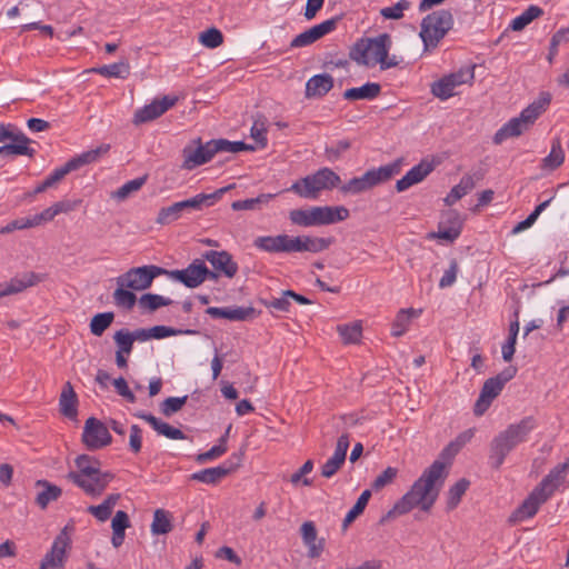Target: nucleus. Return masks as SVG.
Segmentation results:
<instances>
[{"mask_svg":"<svg viewBox=\"0 0 569 569\" xmlns=\"http://www.w3.org/2000/svg\"><path fill=\"white\" fill-rule=\"evenodd\" d=\"M446 469L447 463L437 459L413 482L409 491L401 497L410 510L419 507L422 511H430L447 477Z\"/></svg>","mask_w":569,"mask_h":569,"instance_id":"obj_1","label":"nucleus"},{"mask_svg":"<svg viewBox=\"0 0 569 569\" xmlns=\"http://www.w3.org/2000/svg\"><path fill=\"white\" fill-rule=\"evenodd\" d=\"M536 428V420L528 416L519 422L509 425L500 431L489 446V465L498 470L505 462L506 457L520 443L525 442L529 433Z\"/></svg>","mask_w":569,"mask_h":569,"instance_id":"obj_2","label":"nucleus"},{"mask_svg":"<svg viewBox=\"0 0 569 569\" xmlns=\"http://www.w3.org/2000/svg\"><path fill=\"white\" fill-rule=\"evenodd\" d=\"M391 37L389 33H381L375 38H362L350 49L351 60L362 66L380 64L381 70L398 66L396 57L389 58Z\"/></svg>","mask_w":569,"mask_h":569,"instance_id":"obj_3","label":"nucleus"},{"mask_svg":"<svg viewBox=\"0 0 569 569\" xmlns=\"http://www.w3.org/2000/svg\"><path fill=\"white\" fill-rule=\"evenodd\" d=\"M232 186H227L212 193H198L190 199L178 201L159 210L156 222L161 226L177 221L184 212L201 211L204 207L213 206Z\"/></svg>","mask_w":569,"mask_h":569,"instance_id":"obj_4","label":"nucleus"},{"mask_svg":"<svg viewBox=\"0 0 569 569\" xmlns=\"http://www.w3.org/2000/svg\"><path fill=\"white\" fill-rule=\"evenodd\" d=\"M349 210L343 207H311L309 209H293L289 212L292 224L299 227L327 226L349 218Z\"/></svg>","mask_w":569,"mask_h":569,"instance_id":"obj_5","label":"nucleus"},{"mask_svg":"<svg viewBox=\"0 0 569 569\" xmlns=\"http://www.w3.org/2000/svg\"><path fill=\"white\" fill-rule=\"evenodd\" d=\"M341 182L340 177L330 168H321L312 174L296 181L288 189L305 199H317L322 190H331Z\"/></svg>","mask_w":569,"mask_h":569,"instance_id":"obj_6","label":"nucleus"},{"mask_svg":"<svg viewBox=\"0 0 569 569\" xmlns=\"http://www.w3.org/2000/svg\"><path fill=\"white\" fill-rule=\"evenodd\" d=\"M401 169V159H397L391 163L379 167L377 169H370L366 171L361 177H355L343 183L340 187V191L343 194H359L368 191L373 187L388 181L395 174H398Z\"/></svg>","mask_w":569,"mask_h":569,"instance_id":"obj_7","label":"nucleus"},{"mask_svg":"<svg viewBox=\"0 0 569 569\" xmlns=\"http://www.w3.org/2000/svg\"><path fill=\"white\" fill-rule=\"evenodd\" d=\"M453 26L450 10H437L427 14L421 22L420 38L426 50L436 48Z\"/></svg>","mask_w":569,"mask_h":569,"instance_id":"obj_8","label":"nucleus"},{"mask_svg":"<svg viewBox=\"0 0 569 569\" xmlns=\"http://www.w3.org/2000/svg\"><path fill=\"white\" fill-rule=\"evenodd\" d=\"M517 367L509 366L497 376L487 379L480 390L479 398L473 406V413L482 416L491 406L492 401L500 395L505 385L517 375Z\"/></svg>","mask_w":569,"mask_h":569,"instance_id":"obj_9","label":"nucleus"},{"mask_svg":"<svg viewBox=\"0 0 569 569\" xmlns=\"http://www.w3.org/2000/svg\"><path fill=\"white\" fill-rule=\"evenodd\" d=\"M167 269L158 266H142L129 269L116 279L117 284L128 287L134 291H142L152 284L156 277L166 274Z\"/></svg>","mask_w":569,"mask_h":569,"instance_id":"obj_10","label":"nucleus"},{"mask_svg":"<svg viewBox=\"0 0 569 569\" xmlns=\"http://www.w3.org/2000/svg\"><path fill=\"white\" fill-rule=\"evenodd\" d=\"M166 274L191 289L199 287L207 279L217 280V273L210 272L203 258L194 259L186 269L167 270Z\"/></svg>","mask_w":569,"mask_h":569,"instance_id":"obj_11","label":"nucleus"},{"mask_svg":"<svg viewBox=\"0 0 569 569\" xmlns=\"http://www.w3.org/2000/svg\"><path fill=\"white\" fill-rule=\"evenodd\" d=\"M112 437L104 423L94 417L86 420L82 442L89 450H98L111 443Z\"/></svg>","mask_w":569,"mask_h":569,"instance_id":"obj_12","label":"nucleus"},{"mask_svg":"<svg viewBox=\"0 0 569 569\" xmlns=\"http://www.w3.org/2000/svg\"><path fill=\"white\" fill-rule=\"evenodd\" d=\"M113 479L114 475L111 471H102L99 468L90 476H77L71 482L83 490L87 496L97 498L103 493Z\"/></svg>","mask_w":569,"mask_h":569,"instance_id":"obj_13","label":"nucleus"},{"mask_svg":"<svg viewBox=\"0 0 569 569\" xmlns=\"http://www.w3.org/2000/svg\"><path fill=\"white\" fill-rule=\"evenodd\" d=\"M193 143L197 144V148L186 146L182 150V169L192 170L201 164L209 162L216 154V152H213V147L211 146V140L206 144H202L201 139L198 138L193 140Z\"/></svg>","mask_w":569,"mask_h":569,"instance_id":"obj_14","label":"nucleus"},{"mask_svg":"<svg viewBox=\"0 0 569 569\" xmlns=\"http://www.w3.org/2000/svg\"><path fill=\"white\" fill-rule=\"evenodd\" d=\"M178 101L177 97L164 96L162 99H154L151 103L138 109L132 119V123L134 126H140L142 123L152 121L164 112H167L171 107H173Z\"/></svg>","mask_w":569,"mask_h":569,"instance_id":"obj_15","label":"nucleus"},{"mask_svg":"<svg viewBox=\"0 0 569 569\" xmlns=\"http://www.w3.org/2000/svg\"><path fill=\"white\" fill-rule=\"evenodd\" d=\"M463 220L457 210L450 209L441 214L438 223V231L432 233L433 238L453 242L461 233Z\"/></svg>","mask_w":569,"mask_h":569,"instance_id":"obj_16","label":"nucleus"},{"mask_svg":"<svg viewBox=\"0 0 569 569\" xmlns=\"http://www.w3.org/2000/svg\"><path fill=\"white\" fill-rule=\"evenodd\" d=\"M204 261H209L212 266L210 272L217 273V279L224 276L232 279L238 272V263L232 259V256L226 251L208 250L202 254Z\"/></svg>","mask_w":569,"mask_h":569,"instance_id":"obj_17","label":"nucleus"},{"mask_svg":"<svg viewBox=\"0 0 569 569\" xmlns=\"http://www.w3.org/2000/svg\"><path fill=\"white\" fill-rule=\"evenodd\" d=\"M331 238H318L311 236L289 237L287 242V253L291 252H321L330 247Z\"/></svg>","mask_w":569,"mask_h":569,"instance_id":"obj_18","label":"nucleus"},{"mask_svg":"<svg viewBox=\"0 0 569 569\" xmlns=\"http://www.w3.org/2000/svg\"><path fill=\"white\" fill-rule=\"evenodd\" d=\"M31 142L30 138L13 127L9 142L0 146V154L4 157L27 156L33 158L36 150L29 146Z\"/></svg>","mask_w":569,"mask_h":569,"instance_id":"obj_19","label":"nucleus"},{"mask_svg":"<svg viewBox=\"0 0 569 569\" xmlns=\"http://www.w3.org/2000/svg\"><path fill=\"white\" fill-rule=\"evenodd\" d=\"M435 170V163L426 159L413 166L401 179L396 182V190L403 192L410 187L423 181Z\"/></svg>","mask_w":569,"mask_h":569,"instance_id":"obj_20","label":"nucleus"},{"mask_svg":"<svg viewBox=\"0 0 569 569\" xmlns=\"http://www.w3.org/2000/svg\"><path fill=\"white\" fill-rule=\"evenodd\" d=\"M69 545V538L64 531H61L54 539L49 552L41 560L39 569L60 568L66 560V549Z\"/></svg>","mask_w":569,"mask_h":569,"instance_id":"obj_21","label":"nucleus"},{"mask_svg":"<svg viewBox=\"0 0 569 569\" xmlns=\"http://www.w3.org/2000/svg\"><path fill=\"white\" fill-rule=\"evenodd\" d=\"M300 535L303 545L307 547V556L310 559H317L325 550V538H318L316 525L312 521H305L300 527Z\"/></svg>","mask_w":569,"mask_h":569,"instance_id":"obj_22","label":"nucleus"},{"mask_svg":"<svg viewBox=\"0 0 569 569\" xmlns=\"http://www.w3.org/2000/svg\"><path fill=\"white\" fill-rule=\"evenodd\" d=\"M42 277L33 271L13 277L9 282L0 283V298L22 292L29 287L40 282Z\"/></svg>","mask_w":569,"mask_h":569,"instance_id":"obj_23","label":"nucleus"},{"mask_svg":"<svg viewBox=\"0 0 569 569\" xmlns=\"http://www.w3.org/2000/svg\"><path fill=\"white\" fill-rule=\"evenodd\" d=\"M567 471V465H557L540 481L535 490L541 493V496H546V499L548 500L553 495V492L565 482Z\"/></svg>","mask_w":569,"mask_h":569,"instance_id":"obj_24","label":"nucleus"},{"mask_svg":"<svg viewBox=\"0 0 569 569\" xmlns=\"http://www.w3.org/2000/svg\"><path fill=\"white\" fill-rule=\"evenodd\" d=\"M206 313L212 318H223L230 321H247L256 318L257 310L253 307H209Z\"/></svg>","mask_w":569,"mask_h":569,"instance_id":"obj_25","label":"nucleus"},{"mask_svg":"<svg viewBox=\"0 0 569 569\" xmlns=\"http://www.w3.org/2000/svg\"><path fill=\"white\" fill-rule=\"evenodd\" d=\"M551 102V94L547 91L540 92L539 97L525 108L519 114V120L527 129L542 114Z\"/></svg>","mask_w":569,"mask_h":569,"instance_id":"obj_26","label":"nucleus"},{"mask_svg":"<svg viewBox=\"0 0 569 569\" xmlns=\"http://www.w3.org/2000/svg\"><path fill=\"white\" fill-rule=\"evenodd\" d=\"M551 102V94L547 91L540 92L539 97L525 108L519 114V120L527 129L542 114Z\"/></svg>","mask_w":569,"mask_h":569,"instance_id":"obj_27","label":"nucleus"},{"mask_svg":"<svg viewBox=\"0 0 569 569\" xmlns=\"http://www.w3.org/2000/svg\"><path fill=\"white\" fill-rule=\"evenodd\" d=\"M547 501L546 496H541L537 490H532L523 502L512 512L510 521H522L533 517L540 506Z\"/></svg>","mask_w":569,"mask_h":569,"instance_id":"obj_28","label":"nucleus"},{"mask_svg":"<svg viewBox=\"0 0 569 569\" xmlns=\"http://www.w3.org/2000/svg\"><path fill=\"white\" fill-rule=\"evenodd\" d=\"M78 405V396L71 382L68 381L63 385L59 397V411L63 417L70 420H77Z\"/></svg>","mask_w":569,"mask_h":569,"instance_id":"obj_29","label":"nucleus"},{"mask_svg":"<svg viewBox=\"0 0 569 569\" xmlns=\"http://www.w3.org/2000/svg\"><path fill=\"white\" fill-rule=\"evenodd\" d=\"M136 417L147 421L159 435L172 440H184L187 436L178 428L170 426L151 413L137 412Z\"/></svg>","mask_w":569,"mask_h":569,"instance_id":"obj_30","label":"nucleus"},{"mask_svg":"<svg viewBox=\"0 0 569 569\" xmlns=\"http://www.w3.org/2000/svg\"><path fill=\"white\" fill-rule=\"evenodd\" d=\"M333 87V78L329 73H321L311 77L306 83L307 98H321Z\"/></svg>","mask_w":569,"mask_h":569,"instance_id":"obj_31","label":"nucleus"},{"mask_svg":"<svg viewBox=\"0 0 569 569\" xmlns=\"http://www.w3.org/2000/svg\"><path fill=\"white\" fill-rule=\"evenodd\" d=\"M36 487L42 488V490L38 492L36 497V503L42 510L47 509L50 502L57 501L62 495V489L59 486L53 485L44 479L37 480Z\"/></svg>","mask_w":569,"mask_h":569,"instance_id":"obj_32","label":"nucleus"},{"mask_svg":"<svg viewBox=\"0 0 569 569\" xmlns=\"http://www.w3.org/2000/svg\"><path fill=\"white\" fill-rule=\"evenodd\" d=\"M74 465L77 470L69 471L66 478L69 481L76 479L77 476H90L94 473V470L101 468V461L93 456L90 455H80L74 459Z\"/></svg>","mask_w":569,"mask_h":569,"instance_id":"obj_33","label":"nucleus"},{"mask_svg":"<svg viewBox=\"0 0 569 569\" xmlns=\"http://www.w3.org/2000/svg\"><path fill=\"white\" fill-rule=\"evenodd\" d=\"M288 234L263 236L254 239L256 248L270 253H287Z\"/></svg>","mask_w":569,"mask_h":569,"instance_id":"obj_34","label":"nucleus"},{"mask_svg":"<svg viewBox=\"0 0 569 569\" xmlns=\"http://www.w3.org/2000/svg\"><path fill=\"white\" fill-rule=\"evenodd\" d=\"M381 92V86L377 82H367L358 88L347 89L342 97L346 100L355 101V100H373Z\"/></svg>","mask_w":569,"mask_h":569,"instance_id":"obj_35","label":"nucleus"},{"mask_svg":"<svg viewBox=\"0 0 569 569\" xmlns=\"http://www.w3.org/2000/svg\"><path fill=\"white\" fill-rule=\"evenodd\" d=\"M129 527L130 520L128 513L123 510H118L111 521V543L114 548L122 546L126 537V529Z\"/></svg>","mask_w":569,"mask_h":569,"instance_id":"obj_36","label":"nucleus"},{"mask_svg":"<svg viewBox=\"0 0 569 569\" xmlns=\"http://www.w3.org/2000/svg\"><path fill=\"white\" fill-rule=\"evenodd\" d=\"M110 149L111 146L109 143H102L96 149L88 150L86 152H82L81 154H78L69 159V161L76 171L83 166L97 162L101 157L107 154L110 151Z\"/></svg>","mask_w":569,"mask_h":569,"instance_id":"obj_37","label":"nucleus"},{"mask_svg":"<svg viewBox=\"0 0 569 569\" xmlns=\"http://www.w3.org/2000/svg\"><path fill=\"white\" fill-rule=\"evenodd\" d=\"M527 130L525 124L516 117L510 119L495 133L492 141L495 144H501L506 139L519 137Z\"/></svg>","mask_w":569,"mask_h":569,"instance_id":"obj_38","label":"nucleus"},{"mask_svg":"<svg viewBox=\"0 0 569 569\" xmlns=\"http://www.w3.org/2000/svg\"><path fill=\"white\" fill-rule=\"evenodd\" d=\"M475 436V429H468L461 432L455 441L450 442L440 453V460L450 465L451 459L459 452V450L468 443Z\"/></svg>","mask_w":569,"mask_h":569,"instance_id":"obj_39","label":"nucleus"},{"mask_svg":"<svg viewBox=\"0 0 569 569\" xmlns=\"http://www.w3.org/2000/svg\"><path fill=\"white\" fill-rule=\"evenodd\" d=\"M230 473L226 465L207 468L191 475L192 480H197L208 485H214Z\"/></svg>","mask_w":569,"mask_h":569,"instance_id":"obj_40","label":"nucleus"},{"mask_svg":"<svg viewBox=\"0 0 569 569\" xmlns=\"http://www.w3.org/2000/svg\"><path fill=\"white\" fill-rule=\"evenodd\" d=\"M476 183L473 177L470 174H465L460 182L456 184L450 192L445 198V203L447 206H452L455 202L460 200L463 196H466L469 191L475 188Z\"/></svg>","mask_w":569,"mask_h":569,"instance_id":"obj_41","label":"nucleus"},{"mask_svg":"<svg viewBox=\"0 0 569 569\" xmlns=\"http://www.w3.org/2000/svg\"><path fill=\"white\" fill-rule=\"evenodd\" d=\"M420 313H421V309H413V308L401 309L397 313L396 319L392 323V331H391L392 336H395V337L402 336L407 331L411 319L415 317H418Z\"/></svg>","mask_w":569,"mask_h":569,"instance_id":"obj_42","label":"nucleus"},{"mask_svg":"<svg viewBox=\"0 0 569 569\" xmlns=\"http://www.w3.org/2000/svg\"><path fill=\"white\" fill-rule=\"evenodd\" d=\"M542 14L543 10L540 7L531 4L520 16L511 21L509 28L512 31H521L535 19L541 17Z\"/></svg>","mask_w":569,"mask_h":569,"instance_id":"obj_43","label":"nucleus"},{"mask_svg":"<svg viewBox=\"0 0 569 569\" xmlns=\"http://www.w3.org/2000/svg\"><path fill=\"white\" fill-rule=\"evenodd\" d=\"M148 176L136 178L111 192V198L117 201L127 200L132 193L138 192L147 182Z\"/></svg>","mask_w":569,"mask_h":569,"instance_id":"obj_44","label":"nucleus"},{"mask_svg":"<svg viewBox=\"0 0 569 569\" xmlns=\"http://www.w3.org/2000/svg\"><path fill=\"white\" fill-rule=\"evenodd\" d=\"M565 161V151L561 147V141L556 138L551 142V150L549 154L542 160V168L548 170H556Z\"/></svg>","mask_w":569,"mask_h":569,"instance_id":"obj_45","label":"nucleus"},{"mask_svg":"<svg viewBox=\"0 0 569 569\" xmlns=\"http://www.w3.org/2000/svg\"><path fill=\"white\" fill-rule=\"evenodd\" d=\"M171 513L163 509H157L153 512V521L151 523V532L153 535H166L172 530Z\"/></svg>","mask_w":569,"mask_h":569,"instance_id":"obj_46","label":"nucleus"},{"mask_svg":"<svg viewBox=\"0 0 569 569\" xmlns=\"http://www.w3.org/2000/svg\"><path fill=\"white\" fill-rule=\"evenodd\" d=\"M101 76L126 79L130 74V64L127 59L112 64H106L94 69Z\"/></svg>","mask_w":569,"mask_h":569,"instance_id":"obj_47","label":"nucleus"},{"mask_svg":"<svg viewBox=\"0 0 569 569\" xmlns=\"http://www.w3.org/2000/svg\"><path fill=\"white\" fill-rule=\"evenodd\" d=\"M371 498V490L366 489L362 491L353 507L348 511L343 521L342 529L346 530L366 509L369 499Z\"/></svg>","mask_w":569,"mask_h":569,"instance_id":"obj_48","label":"nucleus"},{"mask_svg":"<svg viewBox=\"0 0 569 569\" xmlns=\"http://www.w3.org/2000/svg\"><path fill=\"white\" fill-rule=\"evenodd\" d=\"M213 152L216 154L218 152H230V153H237L240 151H253L254 147L251 144H247L243 141H229L227 139H217L211 140Z\"/></svg>","mask_w":569,"mask_h":569,"instance_id":"obj_49","label":"nucleus"},{"mask_svg":"<svg viewBox=\"0 0 569 569\" xmlns=\"http://www.w3.org/2000/svg\"><path fill=\"white\" fill-rule=\"evenodd\" d=\"M114 320V313L111 311L97 313L91 318L90 331L96 337H101Z\"/></svg>","mask_w":569,"mask_h":569,"instance_id":"obj_50","label":"nucleus"},{"mask_svg":"<svg viewBox=\"0 0 569 569\" xmlns=\"http://www.w3.org/2000/svg\"><path fill=\"white\" fill-rule=\"evenodd\" d=\"M128 289V287L117 284V289L114 290L112 298L117 307L131 310L137 302V296L131 291V289Z\"/></svg>","mask_w":569,"mask_h":569,"instance_id":"obj_51","label":"nucleus"},{"mask_svg":"<svg viewBox=\"0 0 569 569\" xmlns=\"http://www.w3.org/2000/svg\"><path fill=\"white\" fill-rule=\"evenodd\" d=\"M469 480L462 478L458 480L453 486H451L448 490L447 498V509L453 510L460 502L462 496L466 493L469 488Z\"/></svg>","mask_w":569,"mask_h":569,"instance_id":"obj_52","label":"nucleus"},{"mask_svg":"<svg viewBox=\"0 0 569 569\" xmlns=\"http://www.w3.org/2000/svg\"><path fill=\"white\" fill-rule=\"evenodd\" d=\"M274 196L271 193H262L256 198L237 200L231 203V208L234 211L240 210H256L259 209L261 204H267Z\"/></svg>","mask_w":569,"mask_h":569,"instance_id":"obj_53","label":"nucleus"},{"mask_svg":"<svg viewBox=\"0 0 569 569\" xmlns=\"http://www.w3.org/2000/svg\"><path fill=\"white\" fill-rule=\"evenodd\" d=\"M343 343H358L362 335V328L360 322H353L351 325H339L337 327Z\"/></svg>","mask_w":569,"mask_h":569,"instance_id":"obj_54","label":"nucleus"},{"mask_svg":"<svg viewBox=\"0 0 569 569\" xmlns=\"http://www.w3.org/2000/svg\"><path fill=\"white\" fill-rule=\"evenodd\" d=\"M171 303V299L164 298L156 293H144L139 299L140 307L150 312L156 311L161 307L170 306Z\"/></svg>","mask_w":569,"mask_h":569,"instance_id":"obj_55","label":"nucleus"},{"mask_svg":"<svg viewBox=\"0 0 569 569\" xmlns=\"http://www.w3.org/2000/svg\"><path fill=\"white\" fill-rule=\"evenodd\" d=\"M340 17H333L306 30L313 42L333 31L340 21Z\"/></svg>","mask_w":569,"mask_h":569,"instance_id":"obj_56","label":"nucleus"},{"mask_svg":"<svg viewBox=\"0 0 569 569\" xmlns=\"http://www.w3.org/2000/svg\"><path fill=\"white\" fill-rule=\"evenodd\" d=\"M340 17H333L306 30L313 42L333 31L340 21Z\"/></svg>","mask_w":569,"mask_h":569,"instance_id":"obj_57","label":"nucleus"},{"mask_svg":"<svg viewBox=\"0 0 569 569\" xmlns=\"http://www.w3.org/2000/svg\"><path fill=\"white\" fill-rule=\"evenodd\" d=\"M452 83L453 82H450V79L445 76L431 84V93L441 100H447L455 94L456 88Z\"/></svg>","mask_w":569,"mask_h":569,"instance_id":"obj_58","label":"nucleus"},{"mask_svg":"<svg viewBox=\"0 0 569 569\" xmlns=\"http://www.w3.org/2000/svg\"><path fill=\"white\" fill-rule=\"evenodd\" d=\"M199 42L206 48L214 49L223 43V34L219 29L212 27L200 33Z\"/></svg>","mask_w":569,"mask_h":569,"instance_id":"obj_59","label":"nucleus"},{"mask_svg":"<svg viewBox=\"0 0 569 569\" xmlns=\"http://www.w3.org/2000/svg\"><path fill=\"white\" fill-rule=\"evenodd\" d=\"M398 476V469L395 467H387L371 483L373 491H380L388 485L392 483Z\"/></svg>","mask_w":569,"mask_h":569,"instance_id":"obj_60","label":"nucleus"},{"mask_svg":"<svg viewBox=\"0 0 569 569\" xmlns=\"http://www.w3.org/2000/svg\"><path fill=\"white\" fill-rule=\"evenodd\" d=\"M113 340L117 345V351L129 356L133 349V341L129 330L120 329L113 335Z\"/></svg>","mask_w":569,"mask_h":569,"instance_id":"obj_61","label":"nucleus"},{"mask_svg":"<svg viewBox=\"0 0 569 569\" xmlns=\"http://www.w3.org/2000/svg\"><path fill=\"white\" fill-rule=\"evenodd\" d=\"M187 399H188V396H183V397H169V398H167L161 403V412L166 417L172 416L173 413H176L179 410H181V408L187 402Z\"/></svg>","mask_w":569,"mask_h":569,"instance_id":"obj_62","label":"nucleus"},{"mask_svg":"<svg viewBox=\"0 0 569 569\" xmlns=\"http://www.w3.org/2000/svg\"><path fill=\"white\" fill-rule=\"evenodd\" d=\"M350 141L349 140H340L336 144L326 147L325 156L329 162L338 161L341 156L349 150Z\"/></svg>","mask_w":569,"mask_h":569,"instance_id":"obj_63","label":"nucleus"},{"mask_svg":"<svg viewBox=\"0 0 569 569\" xmlns=\"http://www.w3.org/2000/svg\"><path fill=\"white\" fill-rule=\"evenodd\" d=\"M346 459L342 457H339L338 455H332L321 467V476L323 478H331L333 477L338 470L342 467Z\"/></svg>","mask_w":569,"mask_h":569,"instance_id":"obj_64","label":"nucleus"}]
</instances>
